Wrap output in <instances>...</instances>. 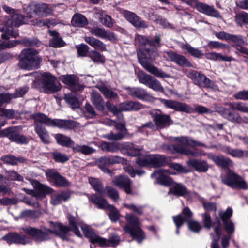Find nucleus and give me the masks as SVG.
Returning a JSON list of instances; mask_svg holds the SVG:
<instances>
[{
  "instance_id": "obj_1",
  "label": "nucleus",
  "mask_w": 248,
  "mask_h": 248,
  "mask_svg": "<svg viewBox=\"0 0 248 248\" xmlns=\"http://www.w3.org/2000/svg\"><path fill=\"white\" fill-rule=\"evenodd\" d=\"M49 225L50 229H46L43 227L39 230L31 227H28L23 228V230L25 233L31 236L38 241L47 240L49 238V235L51 233H54L62 239H67L70 230L77 236L82 237V234L78 228V225L75 218H70L69 219L70 229L58 222H49Z\"/></svg>"
},
{
  "instance_id": "obj_2",
  "label": "nucleus",
  "mask_w": 248,
  "mask_h": 248,
  "mask_svg": "<svg viewBox=\"0 0 248 248\" xmlns=\"http://www.w3.org/2000/svg\"><path fill=\"white\" fill-rule=\"evenodd\" d=\"M155 51L150 48L143 47L137 50L139 62L148 72L160 78H170L171 75L158 69L151 63Z\"/></svg>"
},
{
  "instance_id": "obj_3",
  "label": "nucleus",
  "mask_w": 248,
  "mask_h": 248,
  "mask_svg": "<svg viewBox=\"0 0 248 248\" xmlns=\"http://www.w3.org/2000/svg\"><path fill=\"white\" fill-rule=\"evenodd\" d=\"M18 66L23 70L28 71L39 69L42 62V58L39 52L33 48H25L18 56Z\"/></svg>"
},
{
  "instance_id": "obj_4",
  "label": "nucleus",
  "mask_w": 248,
  "mask_h": 248,
  "mask_svg": "<svg viewBox=\"0 0 248 248\" xmlns=\"http://www.w3.org/2000/svg\"><path fill=\"white\" fill-rule=\"evenodd\" d=\"M30 118L33 120L34 131L40 138L41 141L44 144H48L50 142L49 133L45 126L52 127L50 118L45 114L41 112L34 113L31 115Z\"/></svg>"
},
{
  "instance_id": "obj_5",
  "label": "nucleus",
  "mask_w": 248,
  "mask_h": 248,
  "mask_svg": "<svg viewBox=\"0 0 248 248\" xmlns=\"http://www.w3.org/2000/svg\"><path fill=\"white\" fill-rule=\"evenodd\" d=\"M161 103L168 108H171L176 111L191 113L196 111L200 114H208L211 113V110L207 108L202 105H197L195 108L185 103L175 100L161 99Z\"/></svg>"
},
{
  "instance_id": "obj_6",
  "label": "nucleus",
  "mask_w": 248,
  "mask_h": 248,
  "mask_svg": "<svg viewBox=\"0 0 248 248\" xmlns=\"http://www.w3.org/2000/svg\"><path fill=\"white\" fill-rule=\"evenodd\" d=\"M79 226L85 236L93 244H98L101 247H114L119 244L120 237L117 235H113L109 239H106L96 234L89 226L83 223Z\"/></svg>"
},
{
  "instance_id": "obj_7",
  "label": "nucleus",
  "mask_w": 248,
  "mask_h": 248,
  "mask_svg": "<svg viewBox=\"0 0 248 248\" xmlns=\"http://www.w3.org/2000/svg\"><path fill=\"white\" fill-rule=\"evenodd\" d=\"M220 178L222 183L233 189H248L245 180L230 169L225 170V173L221 175Z\"/></svg>"
},
{
  "instance_id": "obj_8",
  "label": "nucleus",
  "mask_w": 248,
  "mask_h": 248,
  "mask_svg": "<svg viewBox=\"0 0 248 248\" xmlns=\"http://www.w3.org/2000/svg\"><path fill=\"white\" fill-rule=\"evenodd\" d=\"M123 229L125 233L130 234L133 239L138 243H141L145 238L138 218H126V224Z\"/></svg>"
},
{
  "instance_id": "obj_9",
  "label": "nucleus",
  "mask_w": 248,
  "mask_h": 248,
  "mask_svg": "<svg viewBox=\"0 0 248 248\" xmlns=\"http://www.w3.org/2000/svg\"><path fill=\"white\" fill-rule=\"evenodd\" d=\"M56 77L49 72H43L40 77V83L45 93L51 94L60 91V88L56 85Z\"/></svg>"
},
{
  "instance_id": "obj_10",
  "label": "nucleus",
  "mask_w": 248,
  "mask_h": 248,
  "mask_svg": "<svg viewBox=\"0 0 248 248\" xmlns=\"http://www.w3.org/2000/svg\"><path fill=\"white\" fill-rule=\"evenodd\" d=\"M189 77L193 83L199 87L211 88L216 90L217 86L215 82L208 78L204 74L195 70H192L189 73Z\"/></svg>"
},
{
  "instance_id": "obj_11",
  "label": "nucleus",
  "mask_w": 248,
  "mask_h": 248,
  "mask_svg": "<svg viewBox=\"0 0 248 248\" xmlns=\"http://www.w3.org/2000/svg\"><path fill=\"white\" fill-rule=\"evenodd\" d=\"M96 162L98 168L104 173L111 175L112 172L108 166L115 164H123L124 162V159L118 156H103L98 158Z\"/></svg>"
},
{
  "instance_id": "obj_12",
  "label": "nucleus",
  "mask_w": 248,
  "mask_h": 248,
  "mask_svg": "<svg viewBox=\"0 0 248 248\" xmlns=\"http://www.w3.org/2000/svg\"><path fill=\"white\" fill-rule=\"evenodd\" d=\"M150 114L155 125L159 128H167L173 123L170 115L164 114L160 110H153Z\"/></svg>"
},
{
  "instance_id": "obj_13",
  "label": "nucleus",
  "mask_w": 248,
  "mask_h": 248,
  "mask_svg": "<svg viewBox=\"0 0 248 248\" xmlns=\"http://www.w3.org/2000/svg\"><path fill=\"white\" fill-rule=\"evenodd\" d=\"M20 126H15L3 130V135L8 138L11 142L19 144H27L28 142L26 137L19 133Z\"/></svg>"
},
{
  "instance_id": "obj_14",
  "label": "nucleus",
  "mask_w": 248,
  "mask_h": 248,
  "mask_svg": "<svg viewBox=\"0 0 248 248\" xmlns=\"http://www.w3.org/2000/svg\"><path fill=\"white\" fill-rule=\"evenodd\" d=\"M45 175L49 181L54 183V185L57 187H64L69 186V182L67 179L55 169L47 170Z\"/></svg>"
},
{
  "instance_id": "obj_15",
  "label": "nucleus",
  "mask_w": 248,
  "mask_h": 248,
  "mask_svg": "<svg viewBox=\"0 0 248 248\" xmlns=\"http://www.w3.org/2000/svg\"><path fill=\"white\" fill-rule=\"evenodd\" d=\"M217 112L223 118L234 124H241L242 117L235 111V109L229 107L228 108L221 107L217 108Z\"/></svg>"
},
{
  "instance_id": "obj_16",
  "label": "nucleus",
  "mask_w": 248,
  "mask_h": 248,
  "mask_svg": "<svg viewBox=\"0 0 248 248\" xmlns=\"http://www.w3.org/2000/svg\"><path fill=\"white\" fill-rule=\"evenodd\" d=\"M50 125L65 130H71L78 127L79 124L77 121L70 119H51L50 118Z\"/></svg>"
},
{
  "instance_id": "obj_17",
  "label": "nucleus",
  "mask_w": 248,
  "mask_h": 248,
  "mask_svg": "<svg viewBox=\"0 0 248 248\" xmlns=\"http://www.w3.org/2000/svg\"><path fill=\"white\" fill-rule=\"evenodd\" d=\"M186 164L190 169L199 173H205L209 168L207 161L199 158H190L186 161Z\"/></svg>"
},
{
  "instance_id": "obj_18",
  "label": "nucleus",
  "mask_w": 248,
  "mask_h": 248,
  "mask_svg": "<svg viewBox=\"0 0 248 248\" xmlns=\"http://www.w3.org/2000/svg\"><path fill=\"white\" fill-rule=\"evenodd\" d=\"M123 15L126 20L136 29H145L148 26L145 21L142 20L140 17L133 12L124 10Z\"/></svg>"
},
{
  "instance_id": "obj_19",
  "label": "nucleus",
  "mask_w": 248,
  "mask_h": 248,
  "mask_svg": "<svg viewBox=\"0 0 248 248\" xmlns=\"http://www.w3.org/2000/svg\"><path fill=\"white\" fill-rule=\"evenodd\" d=\"M28 22L29 21L25 16L21 14L15 13L6 18L2 25L12 27H18L21 25L28 24Z\"/></svg>"
},
{
  "instance_id": "obj_20",
  "label": "nucleus",
  "mask_w": 248,
  "mask_h": 248,
  "mask_svg": "<svg viewBox=\"0 0 248 248\" xmlns=\"http://www.w3.org/2000/svg\"><path fill=\"white\" fill-rule=\"evenodd\" d=\"M196 8L199 12L208 16L217 19L222 18L219 12L216 10L213 5H210L205 3L199 2L197 4Z\"/></svg>"
},
{
  "instance_id": "obj_21",
  "label": "nucleus",
  "mask_w": 248,
  "mask_h": 248,
  "mask_svg": "<svg viewBox=\"0 0 248 248\" xmlns=\"http://www.w3.org/2000/svg\"><path fill=\"white\" fill-rule=\"evenodd\" d=\"M166 54L171 62L180 66L193 67L192 64L189 61L188 59L184 55L178 54L171 50L167 51Z\"/></svg>"
},
{
  "instance_id": "obj_22",
  "label": "nucleus",
  "mask_w": 248,
  "mask_h": 248,
  "mask_svg": "<svg viewBox=\"0 0 248 248\" xmlns=\"http://www.w3.org/2000/svg\"><path fill=\"white\" fill-rule=\"evenodd\" d=\"M76 76L74 74L63 75L60 77V80L69 86L73 91H82L84 86L77 82Z\"/></svg>"
},
{
  "instance_id": "obj_23",
  "label": "nucleus",
  "mask_w": 248,
  "mask_h": 248,
  "mask_svg": "<svg viewBox=\"0 0 248 248\" xmlns=\"http://www.w3.org/2000/svg\"><path fill=\"white\" fill-rule=\"evenodd\" d=\"M112 183L114 186L123 189L127 194H130L132 193V181L128 177L124 175L115 177L112 181Z\"/></svg>"
},
{
  "instance_id": "obj_24",
  "label": "nucleus",
  "mask_w": 248,
  "mask_h": 248,
  "mask_svg": "<svg viewBox=\"0 0 248 248\" xmlns=\"http://www.w3.org/2000/svg\"><path fill=\"white\" fill-rule=\"evenodd\" d=\"M163 169L155 170L151 174L152 178L156 179V183L165 186H171L174 183L173 180L169 176L163 174Z\"/></svg>"
},
{
  "instance_id": "obj_25",
  "label": "nucleus",
  "mask_w": 248,
  "mask_h": 248,
  "mask_svg": "<svg viewBox=\"0 0 248 248\" xmlns=\"http://www.w3.org/2000/svg\"><path fill=\"white\" fill-rule=\"evenodd\" d=\"M208 158L212 160L217 166L222 168L229 169L228 167L232 166L233 162L229 157L223 155H216L213 154H209Z\"/></svg>"
},
{
  "instance_id": "obj_26",
  "label": "nucleus",
  "mask_w": 248,
  "mask_h": 248,
  "mask_svg": "<svg viewBox=\"0 0 248 248\" xmlns=\"http://www.w3.org/2000/svg\"><path fill=\"white\" fill-rule=\"evenodd\" d=\"M3 239L9 244L16 243L24 245L30 243L31 241L29 237L17 233H9L7 235L4 236Z\"/></svg>"
},
{
  "instance_id": "obj_27",
  "label": "nucleus",
  "mask_w": 248,
  "mask_h": 248,
  "mask_svg": "<svg viewBox=\"0 0 248 248\" xmlns=\"http://www.w3.org/2000/svg\"><path fill=\"white\" fill-rule=\"evenodd\" d=\"M32 185L36 190L37 199L43 198L47 194H51L53 191L50 187L42 184L36 180L32 181Z\"/></svg>"
},
{
  "instance_id": "obj_28",
  "label": "nucleus",
  "mask_w": 248,
  "mask_h": 248,
  "mask_svg": "<svg viewBox=\"0 0 248 248\" xmlns=\"http://www.w3.org/2000/svg\"><path fill=\"white\" fill-rule=\"evenodd\" d=\"M168 194H172L177 197H187L190 193L187 188L182 184L174 182L171 187L170 189Z\"/></svg>"
},
{
  "instance_id": "obj_29",
  "label": "nucleus",
  "mask_w": 248,
  "mask_h": 248,
  "mask_svg": "<svg viewBox=\"0 0 248 248\" xmlns=\"http://www.w3.org/2000/svg\"><path fill=\"white\" fill-rule=\"evenodd\" d=\"M170 159L164 155L159 154L150 155L151 166L159 168L168 165Z\"/></svg>"
},
{
  "instance_id": "obj_30",
  "label": "nucleus",
  "mask_w": 248,
  "mask_h": 248,
  "mask_svg": "<svg viewBox=\"0 0 248 248\" xmlns=\"http://www.w3.org/2000/svg\"><path fill=\"white\" fill-rule=\"evenodd\" d=\"M87 196L89 202L93 203L99 209L106 210L109 204L106 200L96 194H87Z\"/></svg>"
},
{
  "instance_id": "obj_31",
  "label": "nucleus",
  "mask_w": 248,
  "mask_h": 248,
  "mask_svg": "<svg viewBox=\"0 0 248 248\" xmlns=\"http://www.w3.org/2000/svg\"><path fill=\"white\" fill-rule=\"evenodd\" d=\"M176 140L178 142L181 143V145L183 146L186 145L191 147L201 146L207 147V146L205 144L200 141H197L189 136L178 137L176 138Z\"/></svg>"
},
{
  "instance_id": "obj_32",
  "label": "nucleus",
  "mask_w": 248,
  "mask_h": 248,
  "mask_svg": "<svg viewBox=\"0 0 248 248\" xmlns=\"http://www.w3.org/2000/svg\"><path fill=\"white\" fill-rule=\"evenodd\" d=\"M125 90L129 95L140 100H145L148 96L147 92L141 88L127 87Z\"/></svg>"
},
{
  "instance_id": "obj_33",
  "label": "nucleus",
  "mask_w": 248,
  "mask_h": 248,
  "mask_svg": "<svg viewBox=\"0 0 248 248\" xmlns=\"http://www.w3.org/2000/svg\"><path fill=\"white\" fill-rule=\"evenodd\" d=\"M219 218H204V223L205 227L207 228L213 227L217 237L219 239L220 235Z\"/></svg>"
},
{
  "instance_id": "obj_34",
  "label": "nucleus",
  "mask_w": 248,
  "mask_h": 248,
  "mask_svg": "<svg viewBox=\"0 0 248 248\" xmlns=\"http://www.w3.org/2000/svg\"><path fill=\"white\" fill-rule=\"evenodd\" d=\"M55 139L57 144L62 147L72 148V147L75 145V142L71 138L63 134H56L55 135Z\"/></svg>"
},
{
  "instance_id": "obj_35",
  "label": "nucleus",
  "mask_w": 248,
  "mask_h": 248,
  "mask_svg": "<svg viewBox=\"0 0 248 248\" xmlns=\"http://www.w3.org/2000/svg\"><path fill=\"white\" fill-rule=\"evenodd\" d=\"M91 96V101L96 109L99 111L103 112L105 110V102L100 94L96 91H93Z\"/></svg>"
},
{
  "instance_id": "obj_36",
  "label": "nucleus",
  "mask_w": 248,
  "mask_h": 248,
  "mask_svg": "<svg viewBox=\"0 0 248 248\" xmlns=\"http://www.w3.org/2000/svg\"><path fill=\"white\" fill-rule=\"evenodd\" d=\"M71 23L73 27L83 28L88 24V21L82 14L76 13L72 18Z\"/></svg>"
},
{
  "instance_id": "obj_37",
  "label": "nucleus",
  "mask_w": 248,
  "mask_h": 248,
  "mask_svg": "<svg viewBox=\"0 0 248 248\" xmlns=\"http://www.w3.org/2000/svg\"><path fill=\"white\" fill-rule=\"evenodd\" d=\"M180 154L182 155H185L187 156H191L193 157H200L205 155L203 152L200 150L195 149L191 150L190 149L182 145L181 149H179Z\"/></svg>"
},
{
  "instance_id": "obj_38",
  "label": "nucleus",
  "mask_w": 248,
  "mask_h": 248,
  "mask_svg": "<svg viewBox=\"0 0 248 248\" xmlns=\"http://www.w3.org/2000/svg\"><path fill=\"white\" fill-rule=\"evenodd\" d=\"M85 41L95 49L101 51L106 50V45L100 40L93 37H86Z\"/></svg>"
},
{
  "instance_id": "obj_39",
  "label": "nucleus",
  "mask_w": 248,
  "mask_h": 248,
  "mask_svg": "<svg viewBox=\"0 0 248 248\" xmlns=\"http://www.w3.org/2000/svg\"><path fill=\"white\" fill-rule=\"evenodd\" d=\"M119 107L121 111H136L140 109L141 105L140 103L137 102L127 101L121 103Z\"/></svg>"
},
{
  "instance_id": "obj_40",
  "label": "nucleus",
  "mask_w": 248,
  "mask_h": 248,
  "mask_svg": "<svg viewBox=\"0 0 248 248\" xmlns=\"http://www.w3.org/2000/svg\"><path fill=\"white\" fill-rule=\"evenodd\" d=\"M35 15L38 16L39 17L47 16L52 13L51 10L46 4L35 2Z\"/></svg>"
},
{
  "instance_id": "obj_41",
  "label": "nucleus",
  "mask_w": 248,
  "mask_h": 248,
  "mask_svg": "<svg viewBox=\"0 0 248 248\" xmlns=\"http://www.w3.org/2000/svg\"><path fill=\"white\" fill-rule=\"evenodd\" d=\"M124 149L126 150V154L130 156L135 157L140 154L141 147L131 142H126L124 145Z\"/></svg>"
},
{
  "instance_id": "obj_42",
  "label": "nucleus",
  "mask_w": 248,
  "mask_h": 248,
  "mask_svg": "<svg viewBox=\"0 0 248 248\" xmlns=\"http://www.w3.org/2000/svg\"><path fill=\"white\" fill-rule=\"evenodd\" d=\"M0 31L2 32L1 38L3 40H9L11 37L16 38L18 34L14 31L13 27L5 25H0Z\"/></svg>"
},
{
  "instance_id": "obj_43",
  "label": "nucleus",
  "mask_w": 248,
  "mask_h": 248,
  "mask_svg": "<svg viewBox=\"0 0 248 248\" xmlns=\"http://www.w3.org/2000/svg\"><path fill=\"white\" fill-rule=\"evenodd\" d=\"M74 153H79L84 155H90L96 152V150L86 145L76 144L72 147Z\"/></svg>"
},
{
  "instance_id": "obj_44",
  "label": "nucleus",
  "mask_w": 248,
  "mask_h": 248,
  "mask_svg": "<svg viewBox=\"0 0 248 248\" xmlns=\"http://www.w3.org/2000/svg\"><path fill=\"white\" fill-rule=\"evenodd\" d=\"M89 183L93 189L101 196L105 195V189L102 183L97 178L90 177L89 178Z\"/></svg>"
},
{
  "instance_id": "obj_45",
  "label": "nucleus",
  "mask_w": 248,
  "mask_h": 248,
  "mask_svg": "<svg viewBox=\"0 0 248 248\" xmlns=\"http://www.w3.org/2000/svg\"><path fill=\"white\" fill-rule=\"evenodd\" d=\"M64 100L72 108H77L79 107L78 98L76 94L70 93L65 95Z\"/></svg>"
},
{
  "instance_id": "obj_46",
  "label": "nucleus",
  "mask_w": 248,
  "mask_h": 248,
  "mask_svg": "<svg viewBox=\"0 0 248 248\" xmlns=\"http://www.w3.org/2000/svg\"><path fill=\"white\" fill-rule=\"evenodd\" d=\"M181 48L187 51L192 56L197 58H202L203 55V53L202 51L198 48H195L189 44H183L181 46Z\"/></svg>"
},
{
  "instance_id": "obj_47",
  "label": "nucleus",
  "mask_w": 248,
  "mask_h": 248,
  "mask_svg": "<svg viewBox=\"0 0 248 248\" xmlns=\"http://www.w3.org/2000/svg\"><path fill=\"white\" fill-rule=\"evenodd\" d=\"M102 150L106 152L115 153L119 150V144L115 142H103L100 146Z\"/></svg>"
},
{
  "instance_id": "obj_48",
  "label": "nucleus",
  "mask_w": 248,
  "mask_h": 248,
  "mask_svg": "<svg viewBox=\"0 0 248 248\" xmlns=\"http://www.w3.org/2000/svg\"><path fill=\"white\" fill-rule=\"evenodd\" d=\"M227 105L230 108H233L235 110H237L243 113H248V106L246 103L242 102H229Z\"/></svg>"
},
{
  "instance_id": "obj_49",
  "label": "nucleus",
  "mask_w": 248,
  "mask_h": 248,
  "mask_svg": "<svg viewBox=\"0 0 248 248\" xmlns=\"http://www.w3.org/2000/svg\"><path fill=\"white\" fill-rule=\"evenodd\" d=\"M234 20L236 24L241 27L248 24V14L245 11H241L236 14Z\"/></svg>"
},
{
  "instance_id": "obj_50",
  "label": "nucleus",
  "mask_w": 248,
  "mask_h": 248,
  "mask_svg": "<svg viewBox=\"0 0 248 248\" xmlns=\"http://www.w3.org/2000/svg\"><path fill=\"white\" fill-rule=\"evenodd\" d=\"M99 91L107 99H117L118 97V93L113 91L106 85H102L99 88Z\"/></svg>"
},
{
  "instance_id": "obj_51",
  "label": "nucleus",
  "mask_w": 248,
  "mask_h": 248,
  "mask_svg": "<svg viewBox=\"0 0 248 248\" xmlns=\"http://www.w3.org/2000/svg\"><path fill=\"white\" fill-rule=\"evenodd\" d=\"M24 11L27 14L25 16L28 20L32 18L33 17V15H35L36 6L35 2H31L28 6L24 8Z\"/></svg>"
},
{
  "instance_id": "obj_52",
  "label": "nucleus",
  "mask_w": 248,
  "mask_h": 248,
  "mask_svg": "<svg viewBox=\"0 0 248 248\" xmlns=\"http://www.w3.org/2000/svg\"><path fill=\"white\" fill-rule=\"evenodd\" d=\"M21 43V41L17 40H9L8 42H2L0 39V50L12 48Z\"/></svg>"
},
{
  "instance_id": "obj_53",
  "label": "nucleus",
  "mask_w": 248,
  "mask_h": 248,
  "mask_svg": "<svg viewBox=\"0 0 248 248\" xmlns=\"http://www.w3.org/2000/svg\"><path fill=\"white\" fill-rule=\"evenodd\" d=\"M155 91L162 93L164 92V88L161 83L155 78L153 77L147 86Z\"/></svg>"
},
{
  "instance_id": "obj_54",
  "label": "nucleus",
  "mask_w": 248,
  "mask_h": 248,
  "mask_svg": "<svg viewBox=\"0 0 248 248\" xmlns=\"http://www.w3.org/2000/svg\"><path fill=\"white\" fill-rule=\"evenodd\" d=\"M5 174H6V179L5 180H12V181H21L23 179V177L20 175L17 171L12 170H7L5 172Z\"/></svg>"
},
{
  "instance_id": "obj_55",
  "label": "nucleus",
  "mask_w": 248,
  "mask_h": 248,
  "mask_svg": "<svg viewBox=\"0 0 248 248\" xmlns=\"http://www.w3.org/2000/svg\"><path fill=\"white\" fill-rule=\"evenodd\" d=\"M85 116L88 119H93L97 115L93 107L89 103H86L85 106Z\"/></svg>"
},
{
  "instance_id": "obj_56",
  "label": "nucleus",
  "mask_w": 248,
  "mask_h": 248,
  "mask_svg": "<svg viewBox=\"0 0 248 248\" xmlns=\"http://www.w3.org/2000/svg\"><path fill=\"white\" fill-rule=\"evenodd\" d=\"M52 156L53 158L56 162L64 163L69 159L68 155L58 152H53Z\"/></svg>"
},
{
  "instance_id": "obj_57",
  "label": "nucleus",
  "mask_w": 248,
  "mask_h": 248,
  "mask_svg": "<svg viewBox=\"0 0 248 248\" xmlns=\"http://www.w3.org/2000/svg\"><path fill=\"white\" fill-rule=\"evenodd\" d=\"M76 48L78 51V54L79 57H86L88 56V53H89L90 47L89 46L84 43H82L76 46Z\"/></svg>"
},
{
  "instance_id": "obj_58",
  "label": "nucleus",
  "mask_w": 248,
  "mask_h": 248,
  "mask_svg": "<svg viewBox=\"0 0 248 248\" xmlns=\"http://www.w3.org/2000/svg\"><path fill=\"white\" fill-rule=\"evenodd\" d=\"M88 56L94 62L100 63L104 62L103 56L96 50H91L90 51Z\"/></svg>"
},
{
  "instance_id": "obj_59",
  "label": "nucleus",
  "mask_w": 248,
  "mask_h": 248,
  "mask_svg": "<svg viewBox=\"0 0 248 248\" xmlns=\"http://www.w3.org/2000/svg\"><path fill=\"white\" fill-rule=\"evenodd\" d=\"M105 195L108 194L111 199L114 201H116L119 198L118 192L113 187L109 186H107L105 187Z\"/></svg>"
},
{
  "instance_id": "obj_60",
  "label": "nucleus",
  "mask_w": 248,
  "mask_h": 248,
  "mask_svg": "<svg viewBox=\"0 0 248 248\" xmlns=\"http://www.w3.org/2000/svg\"><path fill=\"white\" fill-rule=\"evenodd\" d=\"M153 77L145 73H141L138 74V79L139 81L146 86H148Z\"/></svg>"
},
{
  "instance_id": "obj_61",
  "label": "nucleus",
  "mask_w": 248,
  "mask_h": 248,
  "mask_svg": "<svg viewBox=\"0 0 248 248\" xmlns=\"http://www.w3.org/2000/svg\"><path fill=\"white\" fill-rule=\"evenodd\" d=\"M226 232L228 233H232L234 232V227L230 218H221Z\"/></svg>"
},
{
  "instance_id": "obj_62",
  "label": "nucleus",
  "mask_w": 248,
  "mask_h": 248,
  "mask_svg": "<svg viewBox=\"0 0 248 248\" xmlns=\"http://www.w3.org/2000/svg\"><path fill=\"white\" fill-rule=\"evenodd\" d=\"M29 90V87L27 86H23L16 89L14 92L12 94L13 98H17L22 97Z\"/></svg>"
},
{
  "instance_id": "obj_63",
  "label": "nucleus",
  "mask_w": 248,
  "mask_h": 248,
  "mask_svg": "<svg viewBox=\"0 0 248 248\" xmlns=\"http://www.w3.org/2000/svg\"><path fill=\"white\" fill-rule=\"evenodd\" d=\"M90 31L94 36L103 39L107 30L103 28L94 27L92 28Z\"/></svg>"
},
{
  "instance_id": "obj_64",
  "label": "nucleus",
  "mask_w": 248,
  "mask_h": 248,
  "mask_svg": "<svg viewBox=\"0 0 248 248\" xmlns=\"http://www.w3.org/2000/svg\"><path fill=\"white\" fill-rule=\"evenodd\" d=\"M49 45L53 47L58 48L63 46L65 45V43L62 38L60 36L58 37L52 38L49 41Z\"/></svg>"
}]
</instances>
